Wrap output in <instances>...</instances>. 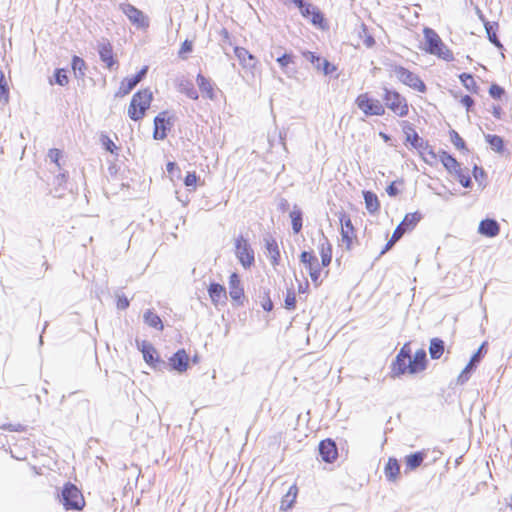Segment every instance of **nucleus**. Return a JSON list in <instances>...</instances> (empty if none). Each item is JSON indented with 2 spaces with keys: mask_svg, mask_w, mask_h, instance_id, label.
<instances>
[{
  "mask_svg": "<svg viewBox=\"0 0 512 512\" xmlns=\"http://www.w3.org/2000/svg\"><path fill=\"white\" fill-rule=\"evenodd\" d=\"M423 33L426 45L425 50L428 53L436 55L446 61L453 60V53L447 48L439 35L433 29L426 27L424 28Z\"/></svg>",
  "mask_w": 512,
  "mask_h": 512,
  "instance_id": "obj_1",
  "label": "nucleus"
},
{
  "mask_svg": "<svg viewBox=\"0 0 512 512\" xmlns=\"http://www.w3.org/2000/svg\"><path fill=\"white\" fill-rule=\"evenodd\" d=\"M152 100V93L149 90H142L134 94L128 108V115L132 120H140L149 108Z\"/></svg>",
  "mask_w": 512,
  "mask_h": 512,
  "instance_id": "obj_2",
  "label": "nucleus"
},
{
  "mask_svg": "<svg viewBox=\"0 0 512 512\" xmlns=\"http://www.w3.org/2000/svg\"><path fill=\"white\" fill-rule=\"evenodd\" d=\"M383 100L385 105L396 115L404 117L408 114L409 108L407 100L397 91L384 87Z\"/></svg>",
  "mask_w": 512,
  "mask_h": 512,
  "instance_id": "obj_3",
  "label": "nucleus"
},
{
  "mask_svg": "<svg viewBox=\"0 0 512 512\" xmlns=\"http://www.w3.org/2000/svg\"><path fill=\"white\" fill-rule=\"evenodd\" d=\"M391 71L394 73L397 79L404 85L420 93L426 92V85L417 74L399 65L391 66Z\"/></svg>",
  "mask_w": 512,
  "mask_h": 512,
  "instance_id": "obj_4",
  "label": "nucleus"
},
{
  "mask_svg": "<svg viewBox=\"0 0 512 512\" xmlns=\"http://www.w3.org/2000/svg\"><path fill=\"white\" fill-rule=\"evenodd\" d=\"M355 103L365 116H382L385 113V107L377 99L370 98L367 93L360 94Z\"/></svg>",
  "mask_w": 512,
  "mask_h": 512,
  "instance_id": "obj_5",
  "label": "nucleus"
},
{
  "mask_svg": "<svg viewBox=\"0 0 512 512\" xmlns=\"http://www.w3.org/2000/svg\"><path fill=\"white\" fill-rule=\"evenodd\" d=\"M61 501L66 509L81 510L84 506V498L80 490L73 484L64 486Z\"/></svg>",
  "mask_w": 512,
  "mask_h": 512,
  "instance_id": "obj_6",
  "label": "nucleus"
},
{
  "mask_svg": "<svg viewBox=\"0 0 512 512\" xmlns=\"http://www.w3.org/2000/svg\"><path fill=\"white\" fill-rule=\"evenodd\" d=\"M119 9L127 16L129 21L138 28L146 29L149 26L148 17L130 3H121Z\"/></svg>",
  "mask_w": 512,
  "mask_h": 512,
  "instance_id": "obj_7",
  "label": "nucleus"
},
{
  "mask_svg": "<svg viewBox=\"0 0 512 512\" xmlns=\"http://www.w3.org/2000/svg\"><path fill=\"white\" fill-rule=\"evenodd\" d=\"M235 248L236 256L243 267H250L254 263V252L248 241L243 236H240L236 239Z\"/></svg>",
  "mask_w": 512,
  "mask_h": 512,
  "instance_id": "obj_8",
  "label": "nucleus"
},
{
  "mask_svg": "<svg viewBox=\"0 0 512 512\" xmlns=\"http://www.w3.org/2000/svg\"><path fill=\"white\" fill-rule=\"evenodd\" d=\"M234 53L242 68L251 74H254V70L258 63L256 57L252 55L247 49L239 46L234 48Z\"/></svg>",
  "mask_w": 512,
  "mask_h": 512,
  "instance_id": "obj_9",
  "label": "nucleus"
},
{
  "mask_svg": "<svg viewBox=\"0 0 512 512\" xmlns=\"http://www.w3.org/2000/svg\"><path fill=\"white\" fill-rule=\"evenodd\" d=\"M426 368V351L419 349L415 352L414 356L406 363L405 373L416 374Z\"/></svg>",
  "mask_w": 512,
  "mask_h": 512,
  "instance_id": "obj_10",
  "label": "nucleus"
},
{
  "mask_svg": "<svg viewBox=\"0 0 512 512\" xmlns=\"http://www.w3.org/2000/svg\"><path fill=\"white\" fill-rule=\"evenodd\" d=\"M170 122L167 118V112H161L154 119L153 137L156 140H163L167 136V130L170 129Z\"/></svg>",
  "mask_w": 512,
  "mask_h": 512,
  "instance_id": "obj_11",
  "label": "nucleus"
},
{
  "mask_svg": "<svg viewBox=\"0 0 512 512\" xmlns=\"http://www.w3.org/2000/svg\"><path fill=\"white\" fill-rule=\"evenodd\" d=\"M411 349L408 343L404 344L393 363V372L397 375L405 374L406 363L411 358Z\"/></svg>",
  "mask_w": 512,
  "mask_h": 512,
  "instance_id": "obj_12",
  "label": "nucleus"
},
{
  "mask_svg": "<svg viewBox=\"0 0 512 512\" xmlns=\"http://www.w3.org/2000/svg\"><path fill=\"white\" fill-rule=\"evenodd\" d=\"M137 347L142 352L146 363L156 367V363L159 362L156 349L146 341H137Z\"/></svg>",
  "mask_w": 512,
  "mask_h": 512,
  "instance_id": "obj_13",
  "label": "nucleus"
},
{
  "mask_svg": "<svg viewBox=\"0 0 512 512\" xmlns=\"http://www.w3.org/2000/svg\"><path fill=\"white\" fill-rule=\"evenodd\" d=\"M319 453L325 462H332L337 457L335 443L330 439L321 441L319 444Z\"/></svg>",
  "mask_w": 512,
  "mask_h": 512,
  "instance_id": "obj_14",
  "label": "nucleus"
},
{
  "mask_svg": "<svg viewBox=\"0 0 512 512\" xmlns=\"http://www.w3.org/2000/svg\"><path fill=\"white\" fill-rule=\"evenodd\" d=\"M98 52L100 59L108 68H112L116 63L113 57L112 45L108 41H102L98 44Z\"/></svg>",
  "mask_w": 512,
  "mask_h": 512,
  "instance_id": "obj_15",
  "label": "nucleus"
},
{
  "mask_svg": "<svg viewBox=\"0 0 512 512\" xmlns=\"http://www.w3.org/2000/svg\"><path fill=\"white\" fill-rule=\"evenodd\" d=\"M500 227L496 220L494 219H485L482 220L478 227V232L481 235L487 237H495L499 234Z\"/></svg>",
  "mask_w": 512,
  "mask_h": 512,
  "instance_id": "obj_16",
  "label": "nucleus"
},
{
  "mask_svg": "<svg viewBox=\"0 0 512 512\" xmlns=\"http://www.w3.org/2000/svg\"><path fill=\"white\" fill-rule=\"evenodd\" d=\"M319 252L321 255L322 266H328L332 260V246L323 233H321V239L319 242Z\"/></svg>",
  "mask_w": 512,
  "mask_h": 512,
  "instance_id": "obj_17",
  "label": "nucleus"
},
{
  "mask_svg": "<svg viewBox=\"0 0 512 512\" xmlns=\"http://www.w3.org/2000/svg\"><path fill=\"white\" fill-rule=\"evenodd\" d=\"M264 242L267 254L271 260V264L273 266L278 265L280 259V251L276 240L271 236H267L264 238Z\"/></svg>",
  "mask_w": 512,
  "mask_h": 512,
  "instance_id": "obj_18",
  "label": "nucleus"
},
{
  "mask_svg": "<svg viewBox=\"0 0 512 512\" xmlns=\"http://www.w3.org/2000/svg\"><path fill=\"white\" fill-rule=\"evenodd\" d=\"M208 293L214 305L225 303L227 299L225 288L217 283H212L209 286Z\"/></svg>",
  "mask_w": 512,
  "mask_h": 512,
  "instance_id": "obj_19",
  "label": "nucleus"
},
{
  "mask_svg": "<svg viewBox=\"0 0 512 512\" xmlns=\"http://www.w3.org/2000/svg\"><path fill=\"white\" fill-rule=\"evenodd\" d=\"M170 365L172 368L178 372H184L186 371L188 367V355L184 350L177 351L171 358H170Z\"/></svg>",
  "mask_w": 512,
  "mask_h": 512,
  "instance_id": "obj_20",
  "label": "nucleus"
},
{
  "mask_svg": "<svg viewBox=\"0 0 512 512\" xmlns=\"http://www.w3.org/2000/svg\"><path fill=\"white\" fill-rule=\"evenodd\" d=\"M341 224H342V229H341L342 240L349 247L352 242V238L354 236V229L352 226V222L349 217L343 216L341 218Z\"/></svg>",
  "mask_w": 512,
  "mask_h": 512,
  "instance_id": "obj_21",
  "label": "nucleus"
},
{
  "mask_svg": "<svg viewBox=\"0 0 512 512\" xmlns=\"http://www.w3.org/2000/svg\"><path fill=\"white\" fill-rule=\"evenodd\" d=\"M298 494V488L296 485L290 486L287 493L282 497L280 510L287 511L292 508Z\"/></svg>",
  "mask_w": 512,
  "mask_h": 512,
  "instance_id": "obj_22",
  "label": "nucleus"
},
{
  "mask_svg": "<svg viewBox=\"0 0 512 512\" xmlns=\"http://www.w3.org/2000/svg\"><path fill=\"white\" fill-rule=\"evenodd\" d=\"M440 160L444 167L450 172L454 174H460V164L457 162V160L452 157L450 154L446 152H442L440 155Z\"/></svg>",
  "mask_w": 512,
  "mask_h": 512,
  "instance_id": "obj_23",
  "label": "nucleus"
},
{
  "mask_svg": "<svg viewBox=\"0 0 512 512\" xmlns=\"http://www.w3.org/2000/svg\"><path fill=\"white\" fill-rule=\"evenodd\" d=\"M229 294L233 300H239L243 296V289L240 287V280L237 274L233 273L229 279Z\"/></svg>",
  "mask_w": 512,
  "mask_h": 512,
  "instance_id": "obj_24",
  "label": "nucleus"
},
{
  "mask_svg": "<svg viewBox=\"0 0 512 512\" xmlns=\"http://www.w3.org/2000/svg\"><path fill=\"white\" fill-rule=\"evenodd\" d=\"M365 206L368 212L375 213L379 210L380 204L376 194L371 191L363 192Z\"/></svg>",
  "mask_w": 512,
  "mask_h": 512,
  "instance_id": "obj_25",
  "label": "nucleus"
},
{
  "mask_svg": "<svg viewBox=\"0 0 512 512\" xmlns=\"http://www.w3.org/2000/svg\"><path fill=\"white\" fill-rule=\"evenodd\" d=\"M143 318H144V322L157 329V330H163V323H162V320L160 319V317L155 314L153 311L151 310H147L144 315H143Z\"/></svg>",
  "mask_w": 512,
  "mask_h": 512,
  "instance_id": "obj_26",
  "label": "nucleus"
},
{
  "mask_svg": "<svg viewBox=\"0 0 512 512\" xmlns=\"http://www.w3.org/2000/svg\"><path fill=\"white\" fill-rule=\"evenodd\" d=\"M444 352V342L439 338H433L430 342L429 353L432 359H439Z\"/></svg>",
  "mask_w": 512,
  "mask_h": 512,
  "instance_id": "obj_27",
  "label": "nucleus"
},
{
  "mask_svg": "<svg viewBox=\"0 0 512 512\" xmlns=\"http://www.w3.org/2000/svg\"><path fill=\"white\" fill-rule=\"evenodd\" d=\"M399 471H400V466H399L397 460L394 458H390L385 467V475H386L387 479L390 481L396 480V478L399 474Z\"/></svg>",
  "mask_w": 512,
  "mask_h": 512,
  "instance_id": "obj_28",
  "label": "nucleus"
},
{
  "mask_svg": "<svg viewBox=\"0 0 512 512\" xmlns=\"http://www.w3.org/2000/svg\"><path fill=\"white\" fill-rule=\"evenodd\" d=\"M196 81H197V84H198L200 90L202 92L206 93L208 98L213 99L214 91H213V87H212V84L210 83V81L207 78H205L202 74L197 75Z\"/></svg>",
  "mask_w": 512,
  "mask_h": 512,
  "instance_id": "obj_29",
  "label": "nucleus"
},
{
  "mask_svg": "<svg viewBox=\"0 0 512 512\" xmlns=\"http://www.w3.org/2000/svg\"><path fill=\"white\" fill-rule=\"evenodd\" d=\"M425 454L423 452H416L414 454L408 455L406 457V465L409 469L414 470L417 467H419L423 460H424Z\"/></svg>",
  "mask_w": 512,
  "mask_h": 512,
  "instance_id": "obj_30",
  "label": "nucleus"
},
{
  "mask_svg": "<svg viewBox=\"0 0 512 512\" xmlns=\"http://www.w3.org/2000/svg\"><path fill=\"white\" fill-rule=\"evenodd\" d=\"M420 220L421 214L418 212H414L407 214L400 224L408 231L413 229Z\"/></svg>",
  "mask_w": 512,
  "mask_h": 512,
  "instance_id": "obj_31",
  "label": "nucleus"
},
{
  "mask_svg": "<svg viewBox=\"0 0 512 512\" xmlns=\"http://www.w3.org/2000/svg\"><path fill=\"white\" fill-rule=\"evenodd\" d=\"M276 62L279 64L284 73H287V68L290 64L294 63V56L292 53H283L276 57Z\"/></svg>",
  "mask_w": 512,
  "mask_h": 512,
  "instance_id": "obj_32",
  "label": "nucleus"
},
{
  "mask_svg": "<svg viewBox=\"0 0 512 512\" xmlns=\"http://www.w3.org/2000/svg\"><path fill=\"white\" fill-rule=\"evenodd\" d=\"M290 218L292 220V229L294 233H299L302 229V213L298 209H294L290 213Z\"/></svg>",
  "mask_w": 512,
  "mask_h": 512,
  "instance_id": "obj_33",
  "label": "nucleus"
},
{
  "mask_svg": "<svg viewBox=\"0 0 512 512\" xmlns=\"http://www.w3.org/2000/svg\"><path fill=\"white\" fill-rule=\"evenodd\" d=\"M485 138L493 150L497 152L503 150V139L500 136L488 134Z\"/></svg>",
  "mask_w": 512,
  "mask_h": 512,
  "instance_id": "obj_34",
  "label": "nucleus"
},
{
  "mask_svg": "<svg viewBox=\"0 0 512 512\" xmlns=\"http://www.w3.org/2000/svg\"><path fill=\"white\" fill-rule=\"evenodd\" d=\"M9 99V91L7 87V82L5 80V76L2 71H0V101L5 103L8 102Z\"/></svg>",
  "mask_w": 512,
  "mask_h": 512,
  "instance_id": "obj_35",
  "label": "nucleus"
},
{
  "mask_svg": "<svg viewBox=\"0 0 512 512\" xmlns=\"http://www.w3.org/2000/svg\"><path fill=\"white\" fill-rule=\"evenodd\" d=\"M306 269L309 271L311 280L315 283L316 286H318L320 283L319 279L321 272L318 261L315 262V265H310Z\"/></svg>",
  "mask_w": 512,
  "mask_h": 512,
  "instance_id": "obj_36",
  "label": "nucleus"
},
{
  "mask_svg": "<svg viewBox=\"0 0 512 512\" xmlns=\"http://www.w3.org/2000/svg\"><path fill=\"white\" fill-rule=\"evenodd\" d=\"M300 261L307 268L310 265H315V262H317L318 259L312 252L303 251L300 255Z\"/></svg>",
  "mask_w": 512,
  "mask_h": 512,
  "instance_id": "obj_37",
  "label": "nucleus"
},
{
  "mask_svg": "<svg viewBox=\"0 0 512 512\" xmlns=\"http://www.w3.org/2000/svg\"><path fill=\"white\" fill-rule=\"evenodd\" d=\"M85 67H86V65H85V62L83 59H81L78 56L73 57L72 69L74 70L75 74H77V72H78L80 76H84Z\"/></svg>",
  "mask_w": 512,
  "mask_h": 512,
  "instance_id": "obj_38",
  "label": "nucleus"
},
{
  "mask_svg": "<svg viewBox=\"0 0 512 512\" xmlns=\"http://www.w3.org/2000/svg\"><path fill=\"white\" fill-rule=\"evenodd\" d=\"M296 307V295L294 290H287L285 297V308L288 310H293Z\"/></svg>",
  "mask_w": 512,
  "mask_h": 512,
  "instance_id": "obj_39",
  "label": "nucleus"
},
{
  "mask_svg": "<svg viewBox=\"0 0 512 512\" xmlns=\"http://www.w3.org/2000/svg\"><path fill=\"white\" fill-rule=\"evenodd\" d=\"M55 81L60 86H65L68 84V77H67L66 71L64 69L56 70Z\"/></svg>",
  "mask_w": 512,
  "mask_h": 512,
  "instance_id": "obj_40",
  "label": "nucleus"
},
{
  "mask_svg": "<svg viewBox=\"0 0 512 512\" xmlns=\"http://www.w3.org/2000/svg\"><path fill=\"white\" fill-rule=\"evenodd\" d=\"M134 87H135V85L131 81V79L130 78H126L121 83L120 93H122L123 95H126V94L130 93L134 89Z\"/></svg>",
  "mask_w": 512,
  "mask_h": 512,
  "instance_id": "obj_41",
  "label": "nucleus"
},
{
  "mask_svg": "<svg viewBox=\"0 0 512 512\" xmlns=\"http://www.w3.org/2000/svg\"><path fill=\"white\" fill-rule=\"evenodd\" d=\"M451 141L452 143L454 144V146L457 148V149H464L465 148V142L464 140L460 137V135L453 131L452 134H451Z\"/></svg>",
  "mask_w": 512,
  "mask_h": 512,
  "instance_id": "obj_42",
  "label": "nucleus"
},
{
  "mask_svg": "<svg viewBox=\"0 0 512 512\" xmlns=\"http://www.w3.org/2000/svg\"><path fill=\"white\" fill-rule=\"evenodd\" d=\"M460 80L467 89L475 86V81L470 74L463 73L460 75Z\"/></svg>",
  "mask_w": 512,
  "mask_h": 512,
  "instance_id": "obj_43",
  "label": "nucleus"
},
{
  "mask_svg": "<svg viewBox=\"0 0 512 512\" xmlns=\"http://www.w3.org/2000/svg\"><path fill=\"white\" fill-rule=\"evenodd\" d=\"M196 182H197V176L194 172L188 173L184 179V184L187 187H192L193 189H195V187H196Z\"/></svg>",
  "mask_w": 512,
  "mask_h": 512,
  "instance_id": "obj_44",
  "label": "nucleus"
},
{
  "mask_svg": "<svg viewBox=\"0 0 512 512\" xmlns=\"http://www.w3.org/2000/svg\"><path fill=\"white\" fill-rule=\"evenodd\" d=\"M458 179H459V182L461 183V185L465 188H468L471 186L472 182H471V179L469 176L467 175H464L463 172H462V169H460V174H455Z\"/></svg>",
  "mask_w": 512,
  "mask_h": 512,
  "instance_id": "obj_45",
  "label": "nucleus"
},
{
  "mask_svg": "<svg viewBox=\"0 0 512 512\" xmlns=\"http://www.w3.org/2000/svg\"><path fill=\"white\" fill-rule=\"evenodd\" d=\"M489 93L493 98H500L502 96V94L504 93V90L502 87H500L496 84H493V85H491V87L489 89Z\"/></svg>",
  "mask_w": 512,
  "mask_h": 512,
  "instance_id": "obj_46",
  "label": "nucleus"
},
{
  "mask_svg": "<svg viewBox=\"0 0 512 512\" xmlns=\"http://www.w3.org/2000/svg\"><path fill=\"white\" fill-rule=\"evenodd\" d=\"M311 21L314 25H321L323 22V15L318 10V8H315L314 11L311 14Z\"/></svg>",
  "mask_w": 512,
  "mask_h": 512,
  "instance_id": "obj_47",
  "label": "nucleus"
},
{
  "mask_svg": "<svg viewBox=\"0 0 512 512\" xmlns=\"http://www.w3.org/2000/svg\"><path fill=\"white\" fill-rule=\"evenodd\" d=\"M492 27H488V25H486V31H487V34H488V37H489V40L494 43L497 47L499 48H502V44L499 42L497 36H496V33L495 32H492Z\"/></svg>",
  "mask_w": 512,
  "mask_h": 512,
  "instance_id": "obj_48",
  "label": "nucleus"
},
{
  "mask_svg": "<svg viewBox=\"0 0 512 512\" xmlns=\"http://www.w3.org/2000/svg\"><path fill=\"white\" fill-rule=\"evenodd\" d=\"M128 306H129L128 298L124 295H117V308L124 310V309L128 308Z\"/></svg>",
  "mask_w": 512,
  "mask_h": 512,
  "instance_id": "obj_49",
  "label": "nucleus"
},
{
  "mask_svg": "<svg viewBox=\"0 0 512 512\" xmlns=\"http://www.w3.org/2000/svg\"><path fill=\"white\" fill-rule=\"evenodd\" d=\"M406 231V228L399 224L394 230L391 238H393V241H398Z\"/></svg>",
  "mask_w": 512,
  "mask_h": 512,
  "instance_id": "obj_50",
  "label": "nucleus"
},
{
  "mask_svg": "<svg viewBox=\"0 0 512 512\" xmlns=\"http://www.w3.org/2000/svg\"><path fill=\"white\" fill-rule=\"evenodd\" d=\"M50 160L54 163H58V160L61 156V152L58 149H51L48 154Z\"/></svg>",
  "mask_w": 512,
  "mask_h": 512,
  "instance_id": "obj_51",
  "label": "nucleus"
},
{
  "mask_svg": "<svg viewBox=\"0 0 512 512\" xmlns=\"http://www.w3.org/2000/svg\"><path fill=\"white\" fill-rule=\"evenodd\" d=\"M316 7L313 6L312 4H306L303 9H301V13L304 17H309L311 16L312 12L314 11Z\"/></svg>",
  "mask_w": 512,
  "mask_h": 512,
  "instance_id": "obj_52",
  "label": "nucleus"
},
{
  "mask_svg": "<svg viewBox=\"0 0 512 512\" xmlns=\"http://www.w3.org/2000/svg\"><path fill=\"white\" fill-rule=\"evenodd\" d=\"M191 51H192V43L190 41H188V40H185L183 42V44L181 45L179 54L181 55L182 53H188V52H191Z\"/></svg>",
  "mask_w": 512,
  "mask_h": 512,
  "instance_id": "obj_53",
  "label": "nucleus"
},
{
  "mask_svg": "<svg viewBox=\"0 0 512 512\" xmlns=\"http://www.w3.org/2000/svg\"><path fill=\"white\" fill-rule=\"evenodd\" d=\"M104 145H105L106 150L110 151L111 153H114V151L117 149L114 142L111 139H109L108 137L105 138Z\"/></svg>",
  "mask_w": 512,
  "mask_h": 512,
  "instance_id": "obj_54",
  "label": "nucleus"
},
{
  "mask_svg": "<svg viewBox=\"0 0 512 512\" xmlns=\"http://www.w3.org/2000/svg\"><path fill=\"white\" fill-rule=\"evenodd\" d=\"M185 93H186V95H187L190 99H193V100L198 99V93H197L196 89H195L193 86H190L189 88H187V89L185 90Z\"/></svg>",
  "mask_w": 512,
  "mask_h": 512,
  "instance_id": "obj_55",
  "label": "nucleus"
},
{
  "mask_svg": "<svg viewBox=\"0 0 512 512\" xmlns=\"http://www.w3.org/2000/svg\"><path fill=\"white\" fill-rule=\"evenodd\" d=\"M386 192L389 196H396L398 194V189L397 187L395 186L394 183L390 184L387 188H386Z\"/></svg>",
  "mask_w": 512,
  "mask_h": 512,
  "instance_id": "obj_56",
  "label": "nucleus"
},
{
  "mask_svg": "<svg viewBox=\"0 0 512 512\" xmlns=\"http://www.w3.org/2000/svg\"><path fill=\"white\" fill-rule=\"evenodd\" d=\"M473 102H474V101H473V99H472L470 96H468V95H466V96L462 97V99H461V103H462V104H463L467 109H469V108L472 106Z\"/></svg>",
  "mask_w": 512,
  "mask_h": 512,
  "instance_id": "obj_57",
  "label": "nucleus"
},
{
  "mask_svg": "<svg viewBox=\"0 0 512 512\" xmlns=\"http://www.w3.org/2000/svg\"><path fill=\"white\" fill-rule=\"evenodd\" d=\"M469 379V374L466 371H463L458 376V383L464 384Z\"/></svg>",
  "mask_w": 512,
  "mask_h": 512,
  "instance_id": "obj_58",
  "label": "nucleus"
},
{
  "mask_svg": "<svg viewBox=\"0 0 512 512\" xmlns=\"http://www.w3.org/2000/svg\"><path fill=\"white\" fill-rule=\"evenodd\" d=\"M483 347H484V345H482V346L478 349V351H477V352L472 356V358H471V360H470V361H471L473 364L477 363V362L480 360L481 352H482Z\"/></svg>",
  "mask_w": 512,
  "mask_h": 512,
  "instance_id": "obj_59",
  "label": "nucleus"
},
{
  "mask_svg": "<svg viewBox=\"0 0 512 512\" xmlns=\"http://www.w3.org/2000/svg\"><path fill=\"white\" fill-rule=\"evenodd\" d=\"M397 241H393V238H391L388 243L385 245L384 249L381 251V254L386 253Z\"/></svg>",
  "mask_w": 512,
  "mask_h": 512,
  "instance_id": "obj_60",
  "label": "nucleus"
},
{
  "mask_svg": "<svg viewBox=\"0 0 512 512\" xmlns=\"http://www.w3.org/2000/svg\"><path fill=\"white\" fill-rule=\"evenodd\" d=\"M147 70H148V67H146V66H145V67H143V68H142V69H141V70L136 74L137 78H138V79H140V80H142V79L144 78V76L146 75Z\"/></svg>",
  "mask_w": 512,
  "mask_h": 512,
  "instance_id": "obj_61",
  "label": "nucleus"
},
{
  "mask_svg": "<svg viewBox=\"0 0 512 512\" xmlns=\"http://www.w3.org/2000/svg\"><path fill=\"white\" fill-rule=\"evenodd\" d=\"M375 41L373 39L372 36H368L365 40H364V44L367 46V47H372L374 45Z\"/></svg>",
  "mask_w": 512,
  "mask_h": 512,
  "instance_id": "obj_62",
  "label": "nucleus"
},
{
  "mask_svg": "<svg viewBox=\"0 0 512 512\" xmlns=\"http://www.w3.org/2000/svg\"><path fill=\"white\" fill-rule=\"evenodd\" d=\"M307 57H308V59H309L312 63H314L315 61H317V62H320V61H321V59H320L319 57L315 56V55H314L313 53H311V52H308V53H307Z\"/></svg>",
  "mask_w": 512,
  "mask_h": 512,
  "instance_id": "obj_63",
  "label": "nucleus"
},
{
  "mask_svg": "<svg viewBox=\"0 0 512 512\" xmlns=\"http://www.w3.org/2000/svg\"><path fill=\"white\" fill-rule=\"evenodd\" d=\"M484 171L483 169L478 168L477 166L474 167V177L478 179V176H483Z\"/></svg>",
  "mask_w": 512,
  "mask_h": 512,
  "instance_id": "obj_64",
  "label": "nucleus"
}]
</instances>
